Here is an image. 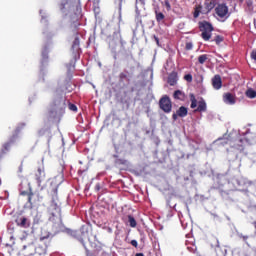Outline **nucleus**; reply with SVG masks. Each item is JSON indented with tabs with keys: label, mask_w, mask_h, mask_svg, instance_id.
<instances>
[{
	"label": "nucleus",
	"mask_w": 256,
	"mask_h": 256,
	"mask_svg": "<svg viewBox=\"0 0 256 256\" xmlns=\"http://www.w3.org/2000/svg\"><path fill=\"white\" fill-rule=\"evenodd\" d=\"M212 85L214 87V89H221V87H223V81L221 80V76L220 75H215L212 79Z\"/></svg>",
	"instance_id": "obj_14"
},
{
	"label": "nucleus",
	"mask_w": 256,
	"mask_h": 256,
	"mask_svg": "<svg viewBox=\"0 0 256 256\" xmlns=\"http://www.w3.org/2000/svg\"><path fill=\"white\" fill-rule=\"evenodd\" d=\"M246 97H248L249 99H255V97H256V91L255 90H253V89H248L247 91H246Z\"/></svg>",
	"instance_id": "obj_22"
},
{
	"label": "nucleus",
	"mask_w": 256,
	"mask_h": 256,
	"mask_svg": "<svg viewBox=\"0 0 256 256\" xmlns=\"http://www.w3.org/2000/svg\"><path fill=\"white\" fill-rule=\"evenodd\" d=\"M208 60H209V55L207 54H202L198 57V63L200 65H204Z\"/></svg>",
	"instance_id": "obj_20"
},
{
	"label": "nucleus",
	"mask_w": 256,
	"mask_h": 256,
	"mask_svg": "<svg viewBox=\"0 0 256 256\" xmlns=\"http://www.w3.org/2000/svg\"><path fill=\"white\" fill-rule=\"evenodd\" d=\"M65 5H67V2L60 4L61 11H63L65 9Z\"/></svg>",
	"instance_id": "obj_35"
},
{
	"label": "nucleus",
	"mask_w": 256,
	"mask_h": 256,
	"mask_svg": "<svg viewBox=\"0 0 256 256\" xmlns=\"http://www.w3.org/2000/svg\"><path fill=\"white\" fill-rule=\"evenodd\" d=\"M34 177L39 187H41V183H45V181H47V175L45 174V166H38L36 171L34 172Z\"/></svg>",
	"instance_id": "obj_8"
},
{
	"label": "nucleus",
	"mask_w": 256,
	"mask_h": 256,
	"mask_svg": "<svg viewBox=\"0 0 256 256\" xmlns=\"http://www.w3.org/2000/svg\"><path fill=\"white\" fill-rule=\"evenodd\" d=\"M145 1L146 0H136V5L137 3H140L141 5H143V7H145Z\"/></svg>",
	"instance_id": "obj_34"
},
{
	"label": "nucleus",
	"mask_w": 256,
	"mask_h": 256,
	"mask_svg": "<svg viewBox=\"0 0 256 256\" xmlns=\"http://www.w3.org/2000/svg\"><path fill=\"white\" fill-rule=\"evenodd\" d=\"M156 42L159 43V38H155Z\"/></svg>",
	"instance_id": "obj_41"
},
{
	"label": "nucleus",
	"mask_w": 256,
	"mask_h": 256,
	"mask_svg": "<svg viewBox=\"0 0 256 256\" xmlns=\"http://www.w3.org/2000/svg\"><path fill=\"white\" fill-rule=\"evenodd\" d=\"M187 113H189V111L187 110V107L185 106H181L176 113H174L172 115V119L174 121H177L178 117H187Z\"/></svg>",
	"instance_id": "obj_11"
},
{
	"label": "nucleus",
	"mask_w": 256,
	"mask_h": 256,
	"mask_svg": "<svg viewBox=\"0 0 256 256\" xmlns=\"http://www.w3.org/2000/svg\"><path fill=\"white\" fill-rule=\"evenodd\" d=\"M215 5H216V1L210 0L204 3V7H205L204 10H203V6L201 5L196 6L194 10V19H197V17H199L201 13H211V11L215 9Z\"/></svg>",
	"instance_id": "obj_3"
},
{
	"label": "nucleus",
	"mask_w": 256,
	"mask_h": 256,
	"mask_svg": "<svg viewBox=\"0 0 256 256\" xmlns=\"http://www.w3.org/2000/svg\"><path fill=\"white\" fill-rule=\"evenodd\" d=\"M177 81H179V76L177 75V72L173 71L168 75L167 83L170 85V87H175L177 85Z\"/></svg>",
	"instance_id": "obj_13"
},
{
	"label": "nucleus",
	"mask_w": 256,
	"mask_h": 256,
	"mask_svg": "<svg viewBox=\"0 0 256 256\" xmlns=\"http://www.w3.org/2000/svg\"><path fill=\"white\" fill-rule=\"evenodd\" d=\"M190 101H191V109H195L197 107V98H195L194 94H190Z\"/></svg>",
	"instance_id": "obj_25"
},
{
	"label": "nucleus",
	"mask_w": 256,
	"mask_h": 256,
	"mask_svg": "<svg viewBox=\"0 0 256 256\" xmlns=\"http://www.w3.org/2000/svg\"><path fill=\"white\" fill-rule=\"evenodd\" d=\"M51 107L54 111H56V113H65V107H67V104L65 103V98L59 97L54 99Z\"/></svg>",
	"instance_id": "obj_7"
},
{
	"label": "nucleus",
	"mask_w": 256,
	"mask_h": 256,
	"mask_svg": "<svg viewBox=\"0 0 256 256\" xmlns=\"http://www.w3.org/2000/svg\"><path fill=\"white\" fill-rule=\"evenodd\" d=\"M115 157V165H127V160L123 158H117V155H114Z\"/></svg>",
	"instance_id": "obj_23"
},
{
	"label": "nucleus",
	"mask_w": 256,
	"mask_h": 256,
	"mask_svg": "<svg viewBox=\"0 0 256 256\" xmlns=\"http://www.w3.org/2000/svg\"><path fill=\"white\" fill-rule=\"evenodd\" d=\"M254 227H255V229H256V222H254Z\"/></svg>",
	"instance_id": "obj_42"
},
{
	"label": "nucleus",
	"mask_w": 256,
	"mask_h": 256,
	"mask_svg": "<svg viewBox=\"0 0 256 256\" xmlns=\"http://www.w3.org/2000/svg\"><path fill=\"white\" fill-rule=\"evenodd\" d=\"M199 29L201 31V37L204 41H209L211 39V33H213V25L207 21L199 23Z\"/></svg>",
	"instance_id": "obj_4"
},
{
	"label": "nucleus",
	"mask_w": 256,
	"mask_h": 256,
	"mask_svg": "<svg viewBox=\"0 0 256 256\" xmlns=\"http://www.w3.org/2000/svg\"><path fill=\"white\" fill-rule=\"evenodd\" d=\"M173 98L177 99L178 101H184L185 100V93L181 90H176L173 93Z\"/></svg>",
	"instance_id": "obj_16"
},
{
	"label": "nucleus",
	"mask_w": 256,
	"mask_h": 256,
	"mask_svg": "<svg viewBox=\"0 0 256 256\" xmlns=\"http://www.w3.org/2000/svg\"><path fill=\"white\" fill-rule=\"evenodd\" d=\"M251 59H253L254 61H256V50H253L251 52Z\"/></svg>",
	"instance_id": "obj_33"
},
{
	"label": "nucleus",
	"mask_w": 256,
	"mask_h": 256,
	"mask_svg": "<svg viewBox=\"0 0 256 256\" xmlns=\"http://www.w3.org/2000/svg\"><path fill=\"white\" fill-rule=\"evenodd\" d=\"M20 195H22L23 197H25V195L28 197L27 198V202L28 203H30V205L32 204V199H33V193H32V191L31 190H29V192H27V191H22L21 193H20Z\"/></svg>",
	"instance_id": "obj_18"
},
{
	"label": "nucleus",
	"mask_w": 256,
	"mask_h": 256,
	"mask_svg": "<svg viewBox=\"0 0 256 256\" xmlns=\"http://www.w3.org/2000/svg\"><path fill=\"white\" fill-rule=\"evenodd\" d=\"M184 79H185V81H187L188 83H191V82L193 81V75H191V74H186V75L184 76Z\"/></svg>",
	"instance_id": "obj_28"
},
{
	"label": "nucleus",
	"mask_w": 256,
	"mask_h": 256,
	"mask_svg": "<svg viewBox=\"0 0 256 256\" xmlns=\"http://www.w3.org/2000/svg\"><path fill=\"white\" fill-rule=\"evenodd\" d=\"M223 101L227 105H235L237 100L234 94H232L231 92H227V93H224L223 95Z\"/></svg>",
	"instance_id": "obj_12"
},
{
	"label": "nucleus",
	"mask_w": 256,
	"mask_h": 256,
	"mask_svg": "<svg viewBox=\"0 0 256 256\" xmlns=\"http://www.w3.org/2000/svg\"><path fill=\"white\" fill-rule=\"evenodd\" d=\"M119 79H120V81H123L124 79H127V73L121 72L119 74Z\"/></svg>",
	"instance_id": "obj_31"
},
{
	"label": "nucleus",
	"mask_w": 256,
	"mask_h": 256,
	"mask_svg": "<svg viewBox=\"0 0 256 256\" xmlns=\"http://www.w3.org/2000/svg\"><path fill=\"white\" fill-rule=\"evenodd\" d=\"M162 5L166 6L167 11H171V3L169 2V0H164L162 2Z\"/></svg>",
	"instance_id": "obj_27"
},
{
	"label": "nucleus",
	"mask_w": 256,
	"mask_h": 256,
	"mask_svg": "<svg viewBox=\"0 0 256 256\" xmlns=\"http://www.w3.org/2000/svg\"><path fill=\"white\" fill-rule=\"evenodd\" d=\"M154 13H155L157 23H161V21L165 19V14H163V12H158V10H155Z\"/></svg>",
	"instance_id": "obj_19"
},
{
	"label": "nucleus",
	"mask_w": 256,
	"mask_h": 256,
	"mask_svg": "<svg viewBox=\"0 0 256 256\" xmlns=\"http://www.w3.org/2000/svg\"><path fill=\"white\" fill-rule=\"evenodd\" d=\"M186 51H191L193 49V43L187 42L185 46Z\"/></svg>",
	"instance_id": "obj_30"
},
{
	"label": "nucleus",
	"mask_w": 256,
	"mask_h": 256,
	"mask_svg": "<svg viewBox=\"0 0 256 256\" xmlns=\"http://www.w3.org/2000/svg\"><path fill=\"white\" fill-rule=\"evenodd\" d=\"M17 139V136L10 137L9 141L4 142L0 149V161H3V157L8 154L9 151H11V147L13 143H15V140Z\"/></svg>",
	"instance_id": "obj_6"
},
{
	"label": "nucleus",
	"mask_w": 256,
	"mask_h": 256,
	"mask_svg": "<svg viewBox=\"0 0 256 256\" xmlns=\"http://www.w3.org/2000/svg\"><path fill=\"white\" fill-rule=\"evenodd\" d=\"M130 244L132 245V247H138V243H137V240H131Z\"/></svg>",
	"instance_id": "obj_32"
},
{
	"label": "nucleus",
	"mask_w": 256,
	"mask_h": 256,
	"mask_svg": "<svg viewBox=\"0 0 256 256\" xmlns=\"http://www.w3.org/2000/svg\"><path fill=\"white\" fill-rule=\"evenodd\" d=\"M68 109H70V111L77 112V105L69 103L68 104Z\"/></svg>",
	"instance_id": "obj_29"
},
{
	"label": "nucleus",
	"mask_w": 256,
	"mask_h": 256,
	"mask_svg": "<svg viewBox=\"0 0 256 256\" xmlns=\"http://www.w3.org/2000/svg\"><path fill=\"white\" fill-rule=\"evenodd\" d=\"M128 222H129L130 227H132V228L137 227V220H135V217L129 215Z\"/></svg>",
	"instance_id": "obj_24"
},
{
	"label": "nucleus",
	"mask_w": 256,
	"mask_h": 256,
	"mask_svg": "<svg viewBox=\"0 0 256 256\" xmlns=\"http://www.w3.org/2000/svg\"><path fill=\"white\" fill-rule=\"evenodd\" d=\"M159 107L164 113H170L173 109V103L171 102V98L169 96L164 95L160 100H159Z\"/></svg>",
	"instance_id": "obj_5"
},
{
	"label": "nucleus",
	"mask_w": 256,
	"mask_h": 256,
	"mask_svg": "<svg viewBox=\"0 0 256 256\" xmlns=\"http://www.w3.org/2000/svg\"><path fill=\"white\" fill-rule=\"evenodd\" d=\"M44 239H49V235L46 236V237H41V238H40V241H44Z\"/></svg>",
	"instance_id": "obj_37"
},
{
	"label": "nucleus",
	"mask_w": 256,
	"mask_h": 256,
	"mask_svg": "<svg viewBox=\"0 0 256 256\" xmlns=\"http://www.w3.org/2000/svg\"><path fill=\"white\" fill-rule=\"evenodd\" d=\"M135 256H145L143 253H137Z\"/></svg>",
	"instance_id": "obj_40"
},
{
	"label": "nucleus",
	"mask_w": 256,
	"mask_h": 256,
	"mask_svg": "<svg viewBox=\"0 0 256 256\" xmlns=\"http://www.w3.org/2000/svg\"><path fill=\"white\" fill-rule=\"evenodd\" d=\"M118 2H119V7H122V5H123V0H118Z\"/></svg>",
	"instance_id": "obj_38"
},
{
	"label": "nucleus",
	"mask_w": 256,
	"mask_h": 256,
	"mask_svg": "<svg viewBox=\"0 0 256 256\" xmlns=\"http://www.w3.org/2000/svg\"><path fill=\"white\" fill-rule=\"evenodd\" d=\"M216 45H220L221 43H223V36L221 35H217L214 39Z\"/></svg>",
	"instance_id": "obj_26"
},
{
	"label": "nucleus",
	"mask_w": 256,
	"mask_h": 256,
	"mask_svg": "<svg viewBox=\"0 0 256 256\" xmlns=\"http://www.w3.org/2000/svg\"><path fill=\"white\" fill-rule=\"evenodd\" d=\"M245 145H247V138L236 136L232 137L230 142V149H227V153H243L245 151Z\"/></svg>",
	"instance_id": "obj_2"
},
{
	"label": "nucleus",
	"mask_w": 256,
	"mask_h": 256,
	"mask_svg": "<svg viewBox=\"0 0 256 256\" xmlns=\"http://www.w3.org/2000/svg\"><path fill=\"white\" fill-rule=\"evenodd\" d=\"M195 111H198L199 113H205V111H207V103L205 100L202 99L198 102V107Z\"/></svg>",
	"instance_id": "obj_15"
},
{
	"label": "nucleus",
	"mask_w": 256,
	"mask_h": 256,
	"mask_svg": "<svg viewBox=\"0 0 256 256\" xmlns=\"http://www.w3.org/2000/svg\"><path fill=\"white\" fill-rule=\"evenodd\" d=\"M79 45H80L79 36H76L72 44L73 51H79Z\"/></svg>",
	"instance_id": "obj_21"
},
{
	"label": "nucleus",
	"mask_w": 256,
	"mask_h": 256,
	"mask_svg": "<svg viewBox=\"0 0 256 256\" xmlns=\"http://www.w3.org/2000/svg\"><path fill=\"white\" fill-rule=\"evenodd\" d=\"M215 13L220 19H225V17H229V7L227 4H218L215 7Z\"/></svg>",
	"instance_id": "obj_10"
},
{
	"label": "nucleus",
	"mask_w": 256,
	"mask_h": 256,
	"mask_svg": "<svg viewBox=\"0 0 256 256\" xmlns=\"http://www.w3.org/2000/svg\"><path fill=\"white\" fill-rule=\"evenodd\" d=\"M52 191L54 196L49 207L50 221H59L61 223V207L57 204V188H53Z\"/></svg>",
	"instance_id": "obj_1"
},
{
	"label": "nucleus",
	"mask_w": 256,
	"mask_h": 256,
	"mask_svg": "<svg viewBox=\"0 0 256 256\" xmlns=\"http://www.w3.org/2000/svg\"><path fill=\"white\" fill-rule=\"evenodd\" d=\"M233 137L232 136H228L226 138H220V145H229L231 147V141H232Z\"/></svg>",
	"instance_id": "obj_17"
},
{
	"label": "nucleus",
	"mask_w": 256,
	"mask_h": 256,
	"mask_svg": "<svg viewBox=\"0 0 256 256\" xmlns=\"http://www.w3.org/2000/svg\"><path fill=\"white\" fill-rule=\"evenodd\" d=\"M242 239H244V241H247V239H249V236H243Z\"/></svg>",
	"instance_id": "obj_39"
},
{
	"label": "nucleus",
	"mask_w": 256,
	"mask_h": 256,
	"mask_svg": "<svg viewBox=\"0 0 256 256\" xmlns=\"http://www.w3.org/2000/svg\"><path fill=\"white\" fill-rule=\"evenodd\" d=\"M14 221L17 227L21 229H29L31 227V220L21 214L16 215Z\"/></svg>",
	"instance_id": "obj_9"
},
{
	"label": "nucleus",
	"mask_w": 256,
	"mask_h": 256,
	"mask_svg": "<svg viewBox=\"0 0 256 256\" xmlns=\"http://www.w3.org/2000/svg\"><path fill=\"white\" fill-rule=\"evenodd\" d=\"M95 191H101V185L100 184L95 185Z\"/></svg>",
	"instance_id": "obj_36"
}]
</instances>
